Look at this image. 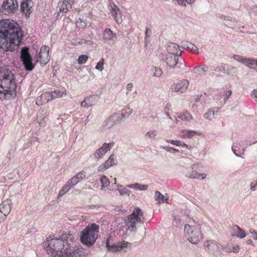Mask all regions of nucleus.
<instances>
[{
    "label": "nucleus",
    "instance_id": "obj_37",
    "mask_svg": "<svg viewBox=\"0 0 257 257\" xmlns=\"http://www.w3.org/2000/svg\"><path fill=\"white\" fill-rule=\"evenodd\" d=\"M45 97L46 96H45V95H44V94L43 93L41 95H40V96L36 98V103L38 105H42L43 104L47 103V102L46 101Z\"/></svg>",
    "mask_w": 257,
    "mask_h": 257
},
{
    "label": "nucleus",
    "instance_id": "obj_6",
    "mask_svg": "<svg viewBox=\"0 0 257 257\" xmlns=\"http://www.w3.org/2000/svg\"><path fill=\"white\" fill-rule=\"evenodd\" d=\"M143 212L139 207L136 208L133 212L124 219V223L128 229L132 232H136L138 224L143 223L141 217Z\"/></svg>",
    "mask_w": 257,
    "mask_h": 257
},
{
    "label": "nucleus",
    "instance_id": "obj_58",
    "mask_svg": "<svg viewBox=\"0 0 257 257\" xmlns=\"http://www.w3.org/2000/svg\"><path fill=\"white\" fill-rule=\"evenodd\" d=\"M177 144H178V147L182 146V147H185V148H187V149H188L189 150H190L191 147L188 146V145H187L185 144L182 145V142H181L180 141H178Z\"/></svg>",
    "mask_w": 257,
    "mask_h": 257
},
{
    "label": "nucleus",
    "instance_id": "obj_49",
    "mask_svg": "<svg viewBox=\"0 0 257 257\" xmlns=\"http://www.w3.org/2000/svg\"><path fill=\"white\" fill-rule=\"evenodd\" d=\"M178 64H179V68H181L182 70H184L186 67L185 63L183 59H178L177 60Z\"/></svg>",
    "mask_w": 257,
    "mask_h": 257
},
{
    "label": "nucleus",
    "instance_id": "obj_45",
    "mask_svg": "<svg viewBox=\"0 0 257 257\" xmlns=\"http://www.w3.org/2000/svg\"><path fill=\"white\" fill-rule=\"evenodd\" d=\"M74 176L77 179L78 182H80L83 178H85V175L83 172H80L76 174Z\"/></svg>",
    "mask_w": 257,
    "mask_h": 257
},
{
    "label": "nucleus",
    "instance_id": "obj_33",
    "mask_svg": "<svg viewBox=\"0 0 257 257\" xmlns=\"http://www.w3.org/2000/svg\"><path fill=\"white\" fill-rule=\"evenodd\" d=\"M104 163L106 166V167H107V168H109V167L112 166L114 165H116V163L114 159V155H111Z\"/></svg>",
    "mask_w": 257,
    "mask_h": 257
},
{
    "label": "nucleus",
    "instance_id": "obj_61",
    "mask_svg": "<svg viewBox=\"0 0 257 257\" xmlns=\"http://www.w3.org/2000/svg\"><path fill=\"white\" fill-rule=\"evenodd\" d=\"M230 232L231 233V235L232 236V234H236L237 233V231L236 229H234V225L230 227Z\"/></svg>",
    "mask_w": 257,
    "mask_h": 257
},
{
    "label": "nucleus",
    "instance_id": "obj_28",
    "mask_svg": "<svg viewBox=\"0 0 257 257\" xmlns=\"http://www.w3.org/2000/svg\"><path fill=\"white\" fill-rule=\"evenodd\" d=\"M133 112V109L130 108H126L121 111L120 115L121 121H123V119L129 117Z\"/></svg>",
    "mask_w": 257,
    "mask_h": 257
},
{
    "label": "nucleus",
    "instance_id": "obj_35",
    "mask_svg": "<svg viewBox=\"0 0 257 257\" xmlns=\"http://www.w3.org/2000/svg\"><path fill=\"white\" fill-rule=\"evenodd\" d=\"M51 95L52 96V99H56L57 98L61 97L64 95H66L65 93H64L63 92L60 91L59 90H55L53 91L50 92Z\"/></svg>",
    "mask_w": 257,
    "mask_h": 257
},
{
    "label": "nucleus",
    "instance_id": "obj_8",
    "mask_svg": "<svg viewBox=\"0 0 257 257\" xmlns=\"http://www.w3.org/2000/svg\"><path fill=\"white\" fill-rule=\"evenodd\" d=\"M20 58L26 70L31 71L34 69L35 64L32 62V58L29 53L28 47H24L22 48Z\"/></svg>",
    "mask_w": 257,
    "mask_h": 257
},
{
    "label": "nucleus",
    "instance_id": "obj_50",
    "mask_svg": "<svg viewBox=\"0 0 257 257\" xmlns=\"http://www.w3.org/2000/svg\"><path fill=\"white\" fill-rule=\"evenodd\" d=\"M146 135L148 136L150 138H155L157 136L154 131H151L147 132Z\"/></svg>",
    "mask_w": 257,
    "mask_h": 257
},
{
    "label": "nucleus",
    "instance_id": "obj_63",
    "mask_svg": "<svg viewBox=\"0 0 257 257\" xmlns=\"http://www.w3.org/2000/svg\"><path fill=\"white\" fill-rule=\"evenodd\" d=\"M151 33V30L149 28H147L145 32L146 37L150 36Z\"/></svg>",
    "mask_w": 257,
    "mask_h": 257
},
{
    "label": "nucleus",
    "instance_id": "obj_17",
    "mask_svg": "<svg viewBox=\"0 0 257 257\" xmlns=\"http://www.w3.org/2000/svg\"><path fill=\"white\" fill-rule=\"evenodd\" d=\"M177 54L175 53L169 52L166 58V63L170 68H174L177 65Z\"/></svg>",
    "mask_w": 257,
    "mask_h": 257
},
{
    "label": "nucleus",
    "instance_id": "obj_32",
    "mask_svg": "<svg viewBox=\"0 0 257 257\" xmlns=\"http://www.w3.org/2000/svg\"><path fill=\"white\" fill-rule=\"evenodd\" d=\"M178 117L181 118L182 120L185 121H190L192 119L191 114L188 111L183 112L179 115Z\"/></svg>",
    "mask_w": 257,
    "mask_h": 257
},
{
    "label": "nucleus",
    "instance_id": "obj_40",
    "mask_svg": "<svg viewBox=\"0 0 257 257\" xmlns=\"http://www.w3.org/2000/svg\"><path fill=\"white\" fill-rule=\"evenodd\" d=\"M100 181L102 185V188H105L108 187L110 183L108 179L105 176H103L101 177Z\"/></svg>",
    "mask_w": 257,
    "mask_h": 257
},
{
    "label": "nucleus",
    "instance_id": "obj_47",
    "mask_svg": "<svg viewBox=\"0 0 257 257\" xmlns=\"http://www.w3.org/2000/svg\"><path fill=\"white\" fill-rule=\"evenodd\" d=\"M103 59L100 60L97 63L95 68L100 71H102L103 69Z\"/></svg>",
    "mask_w": 257,
    "mask_h": 257
},
{
    "label": "nucleus",
    "instance_id": "obj_36",
    "mask_svg": "<svg viewBox=\"0 0 257 257\" xmlns=\"http://www.w3.org/2000/svg\"><path fill=\"white\" fill-rule=\"evenodd\" d=\"M207 67L205 66H198L195 67L194 69V72L199 75L204 74L206 71Z\"/></svg>",
    "mask_w": 257,
    "mask_h": 257
},
{
    "label": "nucleus",
    "instance_id": "obj_19",
    "mask_svg": "<svg viewBox=\"0 0 257 257\" xmlns=\"http://www.w3.org/2000/svg\"><path fill=\"white\" fill-rule=\"evenodd\" d=\"M187 175L189 178L200 180H203L206 177L205 174H199L192 169L188 171Z\"/></svg>",
    "mask_w": 257,
    "mask_h": 257
},
{
    "label": "nucleus",
    "instance_id": "obj_51",
    "mask_svg": "<svg viewBox=\"0 0 257 257\" xmlns=\"http://www.w3.org/2000/svg\"><path fill=\"white\" fill-rule=\"evenodd\" d=\"M44 95H45V96H46V99L47 102H48L49 101H50L51 100H53L52 98V96L51 95L50 92H46L43 93Z\"/></svg>",
    "mask_w": 257,
    "mask_h": 257
},
{
    "label": "nucleus",
    "instance_id": "obj_1",
    "mask_svg": "<svg viewBox=\"0 0 257 257\" xmlns=\"http://www.w3.org/2000/svg\"><path fill=\"white\" fill-rule=\"evenodd\" d=\"M23 35L17 24L9 20L0 21V48L5 51L17 50Z\"/></svg>",
    "mask_w": 257,
    "mask_h": 257
},
{
    "label": "nucleus",
    "instance_id": "obj_29",
    "mask_svg": "<svg viewBox=\"0 0 257 257\" xmlns=\"http://www.w3.org/2000/svg\"><path fill=\"white\" fill-rule=\"evenodd\" d=\"M77 27L81 29H84L87 26H90L91 23L87 22L86 21H82L81 19H79L76 22Z\"/></svg>",
    "mask_w": 257,
    "mask_h": 257
},
{
    "label": "nucleus",
    "instance_id": "obj_34",
    "mask_svg": "<svg viewBox=\"0 0 257 257\" xmlns=\"http://www.w3.org/2000/svg\"><path fill=\"white\" fill-rule=\"evenodd\" d=\"M97 95H90L88 97L85 98L87 102V107L91 106L96 103V99H97Z\"/></svg>",
    "mask_w": 257,
    "mask_h": 257
},
{
    "label": "nucleus",
    "instance_id": "obj_43",
    "mask_svg": "<svg viewBox=\"0 0 257 257\" xmlns=\"http://www.w3.org/2000/svg\"><path fill=\"white\" fill-rule=\"evenodd\" d=\"M246 63H245L247 66L250 65L252 66H257V60L251 59H247L246 58Z\"/></svg>",
    "mask_w": 257,
    "mask_h": 257
},
{
    "label": "nucleus",
    "instance_id": "obj_31",
    "mask_svg": "<svg viewBox=\"0 0 257 257\" xmlns=\"http://www.w3.org/2000/svg\"><path fill=\"white\" fill-rule=\"evenodd\" d=\"M70 184L67 181L66 184H65L62 189L60 190L58 196H62L65 193L67 192L72 187L71 186Z\"/></svg>",
    "mask_w": 257,
    "mask_h": 257
},
{
    "label": "nucleus",
    "instance_id": "obj_39",
    "mask_svg": "<svg viewBox=\"0 0 257 257\" xmlns=\"http://www.w3.org/2000/svg\"><path fill=\"white\" fill-rule=\"evenodd\" d=\"M118 190L121 195H126L129 196L131 193L128 189L125 187H122V186H120V188L118 189Z\"/></svg>",
    "mask_w": 257,
    "mask_h": 257
},
{
    "label": "nucleus",
    "instance_id": "obj_41",
    "mask_svg": "<svg viewBox=\"0 0 257 257\" xmlns=\"http://www.w3.org/2000/svg\"><path fill=\"white\" fill-rule=\"evenodd\" d=\"M233 58L239 62H241L243 64H245V63H246V58H244L240 55H234L233 56Z\"/></svg>",
    "mask_w": 257,
    "mask_h": 257
},
{
    "label": "nucleus",
    "instance_id": "obj_46",
    "mask_svg": "<svg viewBox=\"0 0 257 257\" xmlns=\"http://www.w3.org/2000/svg\"><path fill=\"white\" fill-rule=\"evenodd\" d=\"M214 115V112L213 111L209 110L204 114V117L208 119H211Z\"/></svg>",
    "mask_w": 257,
    "mask_h": 257
},
{
    "label": "nucleus",
    "instance_id": "obj_48",
    "mask_svg": "<svg viewBox=\"0 0 257 257\" xmlns=\"http://www.w3.org/2000/svg\"><path fill=\"white\" fill-rule=\"evenodd\" d=\"M69 183L70 184L71 186L72 187L76 185L79 182L77 180V179L76 178V177L74 176L72 178L69 179L68 181Z\"/></svg>",
    "mask_w": 257,
    "mask_h": 257
},
{
    "label": "nucleus",
    "instance_id": "obj_7",
    "mask_svg": "<svg viewBox=\"0 0 257 257\" xmlns=\"http://www.w3.org/2000/svg\"><path fill=\"white\" fill-rule=\"evenodd\" d=\"M62 254L63 255L60 257H83L84 250L82 247L76 245L74 239L66 245Z\"/></svg>",
    "mask_w": 257,
    "mask_h": 257
},
{
    "label": "nucleus",
    "instance_id": "obj_30",
    "mask_svg": "<svg viewBox=\"0 0 257 257\" xmlns=\"http://www.w3.org/2000/svg\"><path fill=\"white\" fill-rule=\"evenodd\" d=\"M49 114V112L46 109H42L37 114V118L39 120L44 119Z\"/></svg>",
    "mask_w": 257,
    "mask_h": 257
},
{
    "label": "nucleus",
    "instance_id": "obj_27",
    "mask_svg": "<svg viewBox=\"0 0 257 257\" xmlns=\"http://www.w3.org/2000/svg\"><path fill=\"white\" fill-rule=\"evenodd\" d=\"M236 229L237 233L236 234H232V236H237L240 238H243L245 237L246 234L244 230L242 229L237 225H234V229Z\"/></svg>",
    "mask_w": 257,
    "mask_h": 257
},
{
    "label": "nucleus",
    "instance_id": "obj_55",
    "mask_svg": "<svg viewBox=\"0 0 257 257\" xmlns=\"http://www.w3.org/2000/svg\"><path fill=\"white\" fill-rule=\"evenodd\" d=\"M240 250V247L239 245H236L235 246H233L232 250H229V252H233L235 253L238 252Z\"/></svg>",
    "mask_w": 257,
    "mask_h": 257
},
{
    "label": "nucleus",
    "instance_id": "obj_64",
    "mask_svg": "<svg viewBox=\"0 0 257 257\" xmlns=\"http://www.w3.org/2000/svg\"><path fill=\"white\" fill-rule=\"evenodd\" d=\"M7 216H5L1 211H0V221H3L6 218Z\"/></svg>",
    "mask_w": 257,
    "mask_h": 257
},
{
    "label": "nucleus",
    "instance_id": "obj_26",
    "mask_svg": "<svg viewBox=\"0 0 257 257\" xmlns=\"http://www.w3.org/2000/svg\"><path fill=\"white\" fill-rule=\"evenodd\" d=\"M127 187L139 190H146L148 188V185H142L138 183L128 185Z\"/></svg>",
    "mask_w": 257,
    "mask_h": 257
},
{
    "label": "nucleus",
    "instance_id": "obj_13",
    "mask_svg": "<svg viewBox=\"0 0 257 257\" xmlns=\"http://www.w3.org/2000/svg\"><path fill=\"white\" fill-rule=\"evenodd\" d=\"M121 122V119L117 114L113 113L104 121L103 127L106 129H109Z\"/></svg>",
    "mask_w": 257,
    "mask_h": 257
},
{
    "label": "nucleus",
    "instance_id": "obj_21",
    "mask_svg": "<svg viewBox=\"0 0 257 257\" xmlns=\"http://www.w3.org/2000/svg\"><path fill=\"white\" fill-rule=\"evenodd\" d=\"M199 134L195 131L184 130L179 132V135L180 137L185 139H190L196 135Z\"/></svg>",
    "mask_w": 257,
    "mask_h": 257
},
{
    "label": "nucleus",
    "instance_id": "obj_18",
    "mask_svg": "<svg viewBox=\"0 0 257 257\" xmlns=\"http://www.w3.org/2000/svg\"><path fill=\"white\" fill-rule=\"evenodd\" d=\"M73 0H64L59 7V11L63 13L67 12L72 8Z\"/></svg>",
    "mask_w": 257,
    "mask_h": 257
},
{
    "label": "nucleus",
    "instance_id": "obj_10",
    "mask_svg": "<svg viewBox=\"0 0 257 257\" xmlns=\"http://www.w3.org/2000/svg\"><path fill=\"white\" fill-rule=\"evenodd\" d=\"M49 47L44 45L41 47L40 51L37 57V60L41 65H45L50 60L49 56Z\"/></svg>",
    "mask_w": 257,
    "mask_h": 257
},
{
    "label": "nucleus",
    "instance_id": "obj_24",
    "mask_svg": "<svg viewBox=\"0 0 257 257\" xmlns=\"http://www.w3.org/2000/svg\"><path fill=\"white\" fill-rule=\"evenodd\" d=\"M189 85V81L187 79H183L178 83V91L183 92L186 90Z\"/></svg>",
    "mask_w": 257,
    "mask_h": 257
},
{
    "label": "nucleus",
    "instance_id": "obj_14",
    "mask_svg": "<svg viewBox=\"0 0 257 257\" xmlns=\"http://www.w3.org/2000/svg\"><path fill=\"white\" fill-rule=\"evenodd\" d=\"M18 7L17 0H6L4 2L2 8L8 13L14 12Z\"/></svg>",
    "mask_w": 257,
    "mask_h": 257
},
{
    "label": "nucleus",
    "instance_id": "obj_11",
    "mask_svg": "<svg viewBox=\"0 0 257 257\" xmlns=\"http://www.w3.org/2000/svg\"><path fill=\"white\" fill-rule=\"evenodd\" d=\"M109 239L110 237H109L106 241V247L108 250L111 252L119 251L122 248L126 247L129 244V243L127 241H122L121 242H118L117 243H112L111 245H110Z\"/></svg>",
    "mask_w": 257,
    "mask_h": 257
},
{
    "label": "nucleus",
    "instance_id": "obj_9",
    "mask_svg": "<svg viewBox=\"0 0 257 257\" xmlns=\"http://www.w3.org/2000/svg\"><path fill=\"white\" fill-rule=\"evenodd\" d=\"M205 249L209 253L216 255L223 248V246L216 241L210 239L204 243Z\"/></svg>",
    "mask_w": 257,
    "mask_h": 257
},
{
    "label": "nucleus",
    "instance_id": "obj_2",
    "mask_svg": "<svg viewBox=\"0 0 257 257\" xmlns=\"http://www.w3.org/2000/svg\"><path fill=\"white\" fill-rule=\"evenodd\" d=\"M17 83L12 71L6 67L0 68V98L9 99L16 94Z\"/></svg>",
    "mask_w": 257,
    "mask_h": 257
},
{
    "label": "nucleus",
    "instance_id": "obj_42",
    "mask_svg": "<svg viewBox=\"0 0 257 257\" xmlns=\"http://www.w3.org/2000/svg\"><path fill=\"white\" fill-rule=\"evenodd\" d=\"M88 59V56L86 55H81L78 57V61L79 64L85 63Z\"/></svg>",
    "mask_w": 257,
    "mask_h": 257
},
{
    "label": "nucleus",
    "instance_id": "obj_4",
    "mask_svg": "<svg viewBox=\"0 0 257 257\" xmlns=\"http://www.w3.org/2000/svg\"><path fill=\"white\" fill-rule=\"evenodd\" d=\"M201 229V224L192 219L184 225L185 236L190 242L197 244L204 238Z\"/></svg>",
    "mask_w": 257,
    "mask_h": 257
},
{
    "label": "nucleus",
    "instance_id": "obj_57",
    "mask_svg": "<svg viewBox=\"0 0 257 257\" xmlns=\"http://www.w3.org/2000/svg\"><path fill=\"white\" fill-rule=\"evenodd\" d=\"M251 189L253 191L257 190V181H254L251 183Z\"/></svg>",
    "mask_w": 257,
    "mask_h": 257
},
{
    "label": "nucleus",
    "instance_id": "obj_44",
    "mask_svg": "<svg viewBox=\"0 0 257 257\" xmlns=\"http://www.w3.org/2000/svg\"><path fill=\"white\" fill-rule=\"evenodd\" d=\"M195 0H178V4L180 6H186L185 2L191 5L194 3Z\"/></svg>",
    "mask_w": 257,
    "mask_h": 257
},
{
    "label": "nucleus",
    "instance_id": "obj_38",
    "mask_svg": "<svg viewBox=\"0 0 257 257\" xmlns=\"http://www.w3.org/2000/svg\"><path fill=\"white\" fill-rule=\"evenodd\" d=\"M151 71L154 73V76L158 77L161 76L163 73L161 69L156 67H152L151 68Z\"/></svg>",
    "mask_w": 257,
    "mask_h": 257
},
{
    "label": "nucleus",
    "instance_id": "obj_56",
    "mask_svg": "<svg viewBox=\"0 0 257 257\" xmlns=\"http://www.w3.org/2000/svg\"><path fill=\"white\" fill-rule=\"evenodd\" d=\"M250 233L252 234V237L254 240H257V232L254 229L250 230Z\"/></svg>",
    "mask_w": 257,
    "mask_h": 257
},
{
    "label": "nucleus",
    "instance_id": "obj_16",
    "mask_svg": "<svg viewBox=\"0 0 257 257\" xmlns=\"http://www.w3.org/2000/svg\"><path fill=\"white\" fill-rule=\"evenodd\" d=\"M12 203L10 199H7L0 204V211L5 216H7L11 212Z\"/></svg>",
    "mask_w": 257,
    "mask_h": 257
},
{
    "label": "nucleus",
    "instance_id": "obj_22",
    "mask_svg": "<svg viewBox=\"0 0 257 257\" xmlns=\"http://www.w3.org/2000/svg\"><path fill=\"white\" fill-rule=\"evenodd\" d=\"M116 35L113 33L110 29H106L103 33V39L105 41L112 40L114 38H116Z\"/></svg>",
    "mask_w": 257,
    "mask_h": 257
},
{
    "label": "nucleus",
    "instance_id": "obj_60",
    "mask_svg": "<svg viewBox=\"0 0 257 257\" xmlns=\"http://www.w3.org/2000/svg\"><path fill=\"white\" fill-rule=\"evenodd\" d=\"M87 101L86 98H85V99L81 102V106L82 107H87Z\"/></svg>",
    "mask_w": 257,
    "mask_h": 257
},
{
    "label": "nucleus",
    "instance_id": "obj_62",
    "mask_svg": "<svg viewBox=\"0 0 257 257\" xmlns=\"http://www.w3.org/2000/svg\"><path fill=\"white\" fill-rule=\"evenodd\" d=\"M251 95H253L255 98V101L257 102V90L254 89L251 92Z\"/></svg>",
    "mask_w": 257,
    "mask_h": 257
},
{
    "label": "nucleus",
    "instance_id": "obj_20",
    "mask_svg": "<svg viewBox=\"0 0 257 257\" xmlns=\"http://www.w3.org/2000/svg\"><path fill=\"white\" fill-rule=\"evenodd\" d=\"M110 7V12L115 20L117 23H121L122 20L119 19L118 17L120 15L119 8L114 4H113L112 6H111Z\"/></svg>",
    "mask_w": 257,
    "mask_h": 257
},
{
    "label": "nucleus",
    "instance_id": "obj_5",
    "mask_svg": "<svg viewBox=\"0 0 257 257\" xmlns=\"http://www.w3.org/2000/svg\"><path fill=\"white\" fill-rule=\"evenodd\" d=\"M98 230V225L94 223L88 225L81 232V242L88 246H92L97 238Z\"/></svg>",
    "mask_w": 257,
    "mask_h": 257
},
{
    "label": "nucleus",
    "instance_id": "obj_52",
    "mask_svg": "<svg viewBox=\"0 0 257 257\" xmlns=\"http://www.w3.org/2000/svg\"><path fill=\"white\" fill-rule=\"evenodd\" d=\"M107 168L106 167V166L105 165V163L103 164H102L98 166V170L101 172H103L104 171H105Z\"/></svg>",
    "mask_w": 257,
    "mask_h": 257
},
{
    "label": "nucleus",
    "instance_id": "obj_15",
    "mask_svg": "<svg viewBox=\"0 0 257 257\" xmlns=\"http://www.w3.org/2000/svg\"><path fill=\"white\" fill-rule=\"evenodd\" d=\"M33 6V3L32 0H23L21 4V11L27 16L31 13V8Z\"/></svg>",
    "mask_w": 257,
    "mask_h": 257
},
{
    "label": "nucleus",
    "instance_id": "obj_12",
    "mask_svg": "<svg viewBox=\"0 0 257 257\" xmlns=\"http://www.w3.org/2000/svg\"><path fill=\"white\" fill-rule=\"evenodd\" d=\"M114 145V143L111 142L108 144L104 143L100 148L98 149L94 154V157L96 159L102 158L103 156L110 150Z\"/></svg>",
    "mask_w": 257,
    "mask_h": 257
},
{
    "label": "nucleus",
    "instance_id": "obj_53",
    "mask_svg": "<svg viewBox=\"0 0 257 257\" xmlns=\"http://www.w3.org/2000/svg\"><path fill=\"white\" fill-rule=\"evenodd\" d=\"M163 148L164 149L166 150L167 151H168L170 152H172L173 153H174L177 151V150L175 149H174L172 147H169V146L163 147Z\"/></svg>",
    "mask_w": 257,
    "mask_h": 257
},
{
    "label": "nucleus",
    "instance_id": "obj_25",
    "mask_svg": "<svg viewBox=\"0 0 257 257\" xmlns=\"http://www.w3.org/2000/svg\"><path fill=\"white\" fill-rule=\"evenodd\" d=\"M181 48L183 49H186L190 50L191 52L194 54L198 53V49L197 47L190 43L186 42V44L184 46H181Z\"/></svg>",
    "mask_w": 257,
    "mask_h": 257
},
{
    "label": "nucleus",
    "instance_id": "obj_3",
    "mask_svg": "<svg viewBox=\"0 0 257 257\" xmlns=\"http://www.w3.org/2000/svg\"><path fill=\"white\" fill-rule=\"evenodd\" d=\"M74 239V235L70 231L63 233L59 237L49 236L47 238L46 245H48L47 251L53 257H60L69 241Z\"/></svg>",
    "mask_w": 257,
    "mask_h": 257
},
{
    "label": "nucleus",
    "instance_id": "obj_54",
    "mask_svg": "<svg viewBox=\"0 0 257 257\" xmlns=\"http://www.w3.org/2000/svg\"><path fill=\"white\" fill-rule=\"evenodd\" d=\"M237 146H236L234 144L233 145L232 147V151H233L234 153L238 156H240L241 153L240 152H237V150H236Z\"/></svg>",
    "mask_w": 257,
    "mask_h": 257
},
{
    "label": "nucleus",
    "instance_id": "obj_59",
    "mask_svg": "<svg viewBox=\"0 0 257 257\" xmlns=\"http://www.w3.org/2000/svg\"><path fill=\"white\" fill-rule=\"evenodd\" d=\"M133 87V84L132 83H128L126 85V89L127 91L126 92V94H128V92L130 90H131Z\"/></svg>",
    "mask_w": 257,
    "mask_h": 257
},
{
    "label": "nucleus",
    "instance_id": "obj_23",
    "mask_svg": "<svg viewBox=\"0 0 257 257\" xmlns=\"http://www.w3.org/2000/svg\"><path fill=\"white\" fill-rule=\"evenodd\" d=\"M154 198L157 201V204H159L164 203L165 201H167L168 199V198H166L164 195L158 191H155Z\"/></svg>",
    "mask_w": 257,
    "mask_h": 257
}]
</instances>
